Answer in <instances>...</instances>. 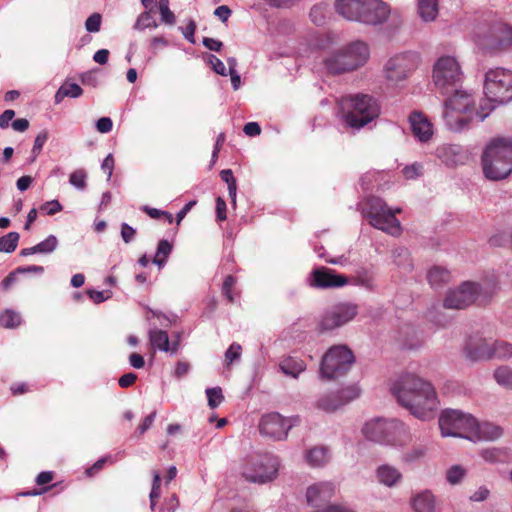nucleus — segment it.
I'll return each instance as SVG.
<instances>
[{
  "mask_svg": "<svg viewBox=\"0 0 512 512\" xmlns=\"http://www.w3.org/2000/svg\"><path fill=\"white\" fill-rule=\"evenodd\" d=\"M359 14L358 22L369 25H378L385 22L390 14L388 4L381 0H364Z\"/></svg>",
  "mask_w": 512,
  "mask_h": 512,
  "instance_id": "obj_19",
  "label": "nucleus"
},
{
  "mask_svg": "<svg viewBox=\"0 0 512 512\" xmlns=\"http://www.w3.org/2000/svg\"><path fill=\"white\" fill-rule=\"evenodd\" d=\"M136 380L137 375L135 373L130 372L122 375L118 380V384L122 388H128L132 386L136 382Z\"/></svg>",
  "mask_w": 512,
  "mask_h": 512,
  "instance_id": "obj_62",
  "label": "nucleus"
},
{
  "mask_svg": "<svg viewBox=\"0 0 512 512\" xmlns=\"http://www.w3.org/2000/svg\"><path fill=\"white\" fill-rule=\"evenodd\" d=\"M208 405L211 409L218 407L224 400L222 389L220 387L208 388L206 390Z\"/></svg>",
  "mask_w": 512,
  "mask_h": 512,
  "instance_id": "obj_42",
  "label": "nucleus"
},
{
  "mask_svg": "<svg viewBox=\"0 0 512 512\" xmlns=\"http://www.w3.org/2000/svg\"><path fill=\"white\" fill-rule=\"evenodd\" d=\"M422 166L419 164H412L410 166H406L403 169V175L406 179H414L421 174Z\"/></svg>",
  "mask_w": 512,
  "mask_h": 512,
  "instance_id": "obj_60",
  "label": "nucleus"
},
{
  "mask_svg": "<svg viewBox=\"0 0 512 512\" xmlns=\"http://www.w3.org/2000/svg\"><path fill=\"white\" fill-rule=\"evenodd\" d=\"M419 61V55L410 51L391 57L384 67L386 79L393 83L406 80L417 69Z\"/></svg>",
  "mask_w": 512,
  "mask_h": 512,
  "instance_id": "obj_15",
  "label": "nucleus"
},
{
  "mask_svg": "<svg viewBox=\"0 0 512 512\" xmlns=\"http://www.w3.org/2000/svg\"><path fill=\"white\" fill-rule=\"evenodd\" d=\"M54 472L52 471H43L38 474V476L35 479V482L38 486H44L54 479Z\"/></svg>",
  "mask_w": 512,
  "mask_h": 512,
  "instance_id": "obj_63",
  "label": "nucleus"
},
{
  "mask_svg": "<svg viewBox=\"0 0 512 512\" xmlns=\"http://www.w3.org/2000/svg\"><path fill=\"white\" fill-rule=\"evenodd\" d=\"M236 283V279L232 275H227L222 285V294L227 298L229 303L235 301L234 295L232 294V288Z\"/></svg>",
  "mask_w": 512,
  "mask_h": 512,
  "instance_id": "obj_50",
  "label": "nucleus"
},
{
  "mask_svg": "<svg viewBox=\"0 0 512 512\" xmlns=\"http://www.w3.org/2000/svg\"><path fill=\"white\" fill-rule=\"evenodd\" d=\"M451 92L453 95L445 100L443 116L451 129L461 130L473 119L474 101L471 95L457 87L450 88Z\"/></svg>",
  "mask_w": 512,
  "mask_h": 512,
  "instance_id": "obj_7",
  "label": "nucleus"
},
{
  "mask_svg": "<svg viewBox=\"0 0 512 512\" xmlns=\"http://www.w3.org/2000/svg\"><path fill=\"white\" fill-rule=\"evenodd\" d=\"M226 210H227V206H226V202L224 201V199L221 197H217L216 198V217H217L218 221L226 220V218H227Z\"/></svg>",
  "mask_w": 512,
  "mask_h": 512,
  "instance_id": "obj_59",
  "label": "nucleus"
},
{
  "mask_svg": "<svg viewBox=\"0 0 512 512\" xmlns=\"http://www.w3.org/2000/svg\"><path fill=\"white\" fill-rule=\"evenodd\" d=\"M466 470L461 465H453L446 472V480L451 485H456L465 477Z\"/></svg>",
  "mask_w": 512,
  "mask_h": 512,
  "instance_id": "obj_39",
  "label": "nucleus"
},
{
  "mask_svg": "<svg viewBox=\"0 0 512 512\" xmlns=\"http://www.w3.org/2000/svg\"><path fill=\"white\" fill-rule=\"evenodd\" d=\"M279 367L285 375L297 378L300 373L305 371L306 364L300 358L288 356L281 360Z\"/></svg>",
  "mask_w": 512,
  "mask_h": 512,
  "instance_id": "obj_29",
  "label": "nucleus"
},
{
  "mask_svg": "<svg viewBox=\"0 0 512 512\" xmlns=\"http://www.w3.org/2000/svg\"><path fill=\"white\" fill-rule=\"evenodd\" d=\"M58 245V240L54 235H49L45 240L35 245L37 253L48 254L53 252Z\"/></svg>",
  "mask_w": 512,
  "mask_h": 512,
  "instance_id": "obj_45",
  "label": "nucleus"
},
{
  "mask_svg": "<svg viewBox=\"0 0 512 512\" xmlns=\"http://www.w3.org/2000/svg\"><path fill=\"white\" fill-rule=\"evenodd\" d=\"M461 78L460 66L455 58L444 56L438 59L433 70V80L443 94H448L450 88L457 87Z\"/></svg>",
  "mask_w": 512,
  "mask_h": 512,
  "instance_id": "obj_14",
  "label": "nucleus"
},
{
  "mask_svg": "<svg viewBox=\"0 0 512 512\" xmlns=\"http://www.w3.org/2000/svg\"><path fill=\"white\" fill-rule=\"evenodd\" d=\"M48 136H49V134H48L47 130H42L36 136L35 141H34V145H33V148H32V154L34 155V158L37 155H39V153L41 152L44 144L46 143V141L48 139Z\"/></svg>",
  "mask_w": 512,
  "mask_h": 512,
  "instance_id": "obj_54",
  "label": "nucleus"
},
{
  "mask_svg": "<svg viewBox=\"0 0 512 512\" xmlns=\"http://www.w3.org/2000/svg\"><path fill=\"white\" fill-rule=\"evenodd\" d=\"M169 42L168 40L163 36H155L151 38L149 43V49L152 52V54H157L158 50L160 48L168 46Z\"/></svg>",
  "mask_w": 512,
  "mask_h": 512,
  "instance_id": "obj_55",
  "label": "nucleus"
},
{
  "mask_svg": "<svg viewBox=\"0 0 512 512\" xmlns=\"http://www.w3.org/2000/svg\"><path fill=\"white\" fill-rule=\"evenodd\" d=\"M344 122L353 129H360L379 115L376 100L366 94L342 96L337 101Z\"/></svg>",
  "mask_w": 512,
  "mask_h": 512,
  "instance_id": "obj_3",
  "label": "nucleus"
},
{
  "mask_svg": "<svg viewBox=\"0 0 512 512\" xmlns=\"http://www.w3.org/2000/svg\"><path fill=\"white\" fill-rule=\"evenodd\" d=\"M401 211L400 208L392 210L384 200L376 196L370 197L366 201V216L369 223L391 235L400 233L401 225L396 218V214L401 213Z\"/></svg>",
  "mask_w": 512,
  "mask_h": 512,
  "instance_id": "obj_10",
  "label": "nucleus"
},
{
  "mask_svg": "<svg viewBox=\"0 0 512 512\" xmlns=\"http://www.w3.org/2000/svg\"><path fill=\"white\" fill-rule=\"evenodd\" d=\"M478 47L488 53L503 52L512 47V25L503 20L487 23L475 38Z\"/></svg>",
  "mask_w": 512,
  "mask_h": 512,
  "instance_id": "obj_6",
  "label": "nucleus"
},
{
  "mask_svg": "<svg viewBox=\"0 0 512 512\" xmlns=\"http://www.w3.org/2000/svg\"><path fill=\"white\" fill-rule=\"evenodd\" d=\"M161 15V20L168 25H173L176 22V17L174 13L170 10L169 7L163 8L159 10Z\"/></svg>",
  "mask_w": 512,
  "mask_h": 512,
  "instance_id": "obj_64",
  "label": "nucleus"
},
{
  "mask_svg": "<svg viewBox=\"0 0 512 512\" xmlns=\"http://www.w3.org/2000/svg\"><path fill=\"white\" fill-rule=\"evenodd\" d=\"M415 512H433L435 509V497L429 490L417 493L411 500Z\"/></svg>",
  "mask_w": 512,
  "mask_h": 512,
  "instance_id": "obj_27",
  "label": "nucleus"
},
{
  "mask_svg": "<svg viewBox=\"0 0 512 512\" xmlns=\"http://www.w3.org/2000/svg\"><path fill=\"white\" fill-rule=\"evenodd\" d=\"M362 433L370 441L403 446L410 441L406 426L396 419L376 418L365 423Z\"/></svg>",
  "mask_w": 512,
  "mask_h": 512,
  "instance_id": "obj_4",
  "label": "nucleus"
},
{
  "mask_svg": "<svg viewBox=\"0 0 512 512\" xmlns=\"http://www.w3.org/2000/svg\"><path fill=\"white\" fill-rule=\"evenodd\" d=\"M398 403L421 420L433 417L438 406L435 388L431 383L414 374L401 376L391 388Z\"/></svg>",
  "mask_w": 512,
  "mask_h": 512,
  "instance_id": "obj_1",
  "label": "nucleus"
},
{
  "mask_svg": "<svg viewBox=\"0 0 512 512\" xmlns=\"http://www.w3.org/2000/svg\"><path fill=\"white\" fill-rule=\"evenodd\" d=\"M439 12V0H418V14L425 22L434 21Z\"/></svg>",
  "mask_w": 512,
  "mask_h": 512,
  "instance_id": "obj_30",
  "label": "nucleus"
},
{
  "mask_svg": "<svg viewBox=\"0 0 512 512\" xmlns=\"http://www.w3.org/2000/svg\"><path fill=\"white\" fill-rule=\"evenodd\" d=\"M496 382L508 389L512 388V369L507 366H501L494 372Z\"/></svg>",
  "mask_w": 512,
  "mask_h": 512,
  "instance_id": "obj_37",
  "label": "nucleus"
},
{
  "mask_svg": "<svg viewBox=\"0 0 512 512\" xmlns=\"http://www.w3.org/2000/svg\"><path fill=\"white\" fill-rule=\"evenodd\" d=\"M425 452V449L421 446L413 447L410 451L404 454L403 461L406 463L415 462L424 457Z\"/></svg>",
  "mask_w": 512,
  "mask_h": 512,
  "instance_id": "obj_53",
  "label": "nucleus"
},
{
  "mask_svg": "<svg viewBox=\"0 0 512 512\" xmlns=\"http://www.w3.org/2000/svg\"><path fill=\"white\" fill-rule=\"evenodd\" d=\"M149 338L151 346L154 349H159L161 351H171L172 353L177 352L179 347V342L174 341L170 346L169 337L166 331L154 329L149 332Z\"/></svg>",
  "mask_w": 512,
  "mask_h": 512,
  "instance_id": "obj_25",
  "label": "nucleus"
},
{
  "mask_svg": "<svg viewBox=\"0 0 512 512\" xmlns=\"http://www.w3.org/2000/svg\"><path fill=\"white\" fill-rule=\"evenodd\" d=\"M161 496V477L158 472H154L153 474V482H152V488L150 492V506L151 509L154 510L155 505L158 501V499Z\"/></svg>",
  "mask_w": 512,
  "mask_h": 512,
  "instance_id": "obj_41",
  "label": "nucleus"
},
{
  "mask_svg": "<svg viewBox=\"0 0 512 512\" xmlns=\"http://www.w3.org/2000/svg\"><path fill=\"white\" fill-rule=\"evenodd\" d=\"M481 160L486 178L498 181L508 177L512 173V140L492 139L485 147Z\"/></svg>",
  "mask_w": 512,
  "mask_h": 512,
  "instance_id": "obj_2",
  "label": "nucleus"
},
{
  "mask_svg": "<svg viewBox=\"0 0 512 512\" xmlns=\"http://www.w3.org/2000/svg\"><path fill=\"white\" fill-rule=\"evenodd\" d=\"M357 314V305L350 303L337 304L324 312L318 323V330L327 332L341 327L353 320Z\"/></svg>",
  "mask_w": 512,
  "mask_h": 512,
  "instance_id": "obj_17",
  "label": "nucleus"
},
{
  "mask_svg": "<svg viewBox=\"0 0 512 512\" xmlns=\"http://www.w3.org/2000/svg\"><path fill=\"white\" fill-rule=\"evenodd\" d=\"M330 15L328 5L324 3L314 5L309 13L311 21L317 26H323Z\"/></svg>",
  "mask_w": 512,
  "mask_h": 512,
  "instance_id": "obj_32",
  "label": "nucleus"
},
{
  "mask_svg": "<svg viewBox=\"0 0 512 512\" xmlns=\"http://www.w3.org/2000/svg\"><path fill=\"white\" fill-rule=\"evenodd\" d=\"M136 235V230L128 225L127 223H123L121 225V237L125 243H130Z\"/></svg>",
  "mask_w": 512,
  "mask_h": 512,
  "instance_id": "obj_58",
  "label": "nucleus"
},
{
  "mask_svg": "<svg viewBox=\"0 0 512 512\" xmlns=\"http://www.w3.org/2000/svg\"><path fill=\"white\" fill-rule=\"evenodd\" d=\"M354 284L372 290L374 288V277L367 271L358 273L354 278Z\"/></svg>",
  "mask_w": 512,
  "mask_h": 512,
  "instance_id": "obj_49",
  "label": "nucleus"
},
{
  "mask_svg": "<svg viewBox=\"0 0 512 512\" xmlns=\"http://www.w3.org/2000/svg\"><path fill=\"white\" fill-rule=\"evenodd\" d=\"M510 356H512V344L503 341L494 343L492 347V357L508 358Z\"/></svg>",
  "mask_w": 512,
  "mask_h": 512,
  "instance_id": "obj_40",
  "label": "nucleus"
},
{
  "mask_svg": "<svg viewBox=\"0 0 512 512\" xmlns=\"http://www.w3.org/2000/svg\"><path fill=\"white\" fill-rule=\"evenodd\" d=\"M299 422L298 416L286 418L277 412H272L262 416L259 429L264 436L274 440H283L287 437L289 430Z\"/></svg>",
  "mask_w": 512,
  "mask_h": 512,
  "instance_id": "obj_16",
  "label": "nucleus"
},
{
  "mask_svg": "<svg viewBox=\"0 0 512 512\" xmlns=\"http://www.w3.org/2000/svg\"><path fill=\"white\" fill-rule=\"evenodd\" d=\"M495 293V288H485L472 281L463 282L457 289L450 290L445 299L444 307L448 309H464L476 301L487 303Z\"/></svg>",
  "mask_w": 512,
  "mask_h": 512,
  "instance_id": "obj_9",
  "label": "nucleus"
},
{
  "mask_svg": "<svg viewBox=\"0 0 512 512\" xmlns=\"http://www.w3.org/2000/svg\"><path fill=\"white\" fill-rule=\"evenodd\" d=\"M152 12L153 10L150 9L149 11L141 13L134 24V29L142 31L146 28H157L158 24L154 20Z\"/></svg>",
  "mask_w": 512,
  "mask_h": 512,
  "instance_id": "obj_38",
  "label": "nucleus"
},
{
  "mask_svg": "<svg viewBox=\"0 0 512 512\" xmlns=\"http://www.w3.org/2000/svg\"><path fill=\"white\" fill-rule=\"evenodd\" d=\"M209 63L212 65L213 70L217 74L222 75V76L227 75V71H226V67H225L224 63L219 58H217L215 55L211 54L209 56Z\"/></svg>",
  "mask_w": 512,
  "mask_h": 512,
  "instance_id": "obj_56",
  "label": "nucleus"
},
{
  "mask_svg": "<svg viewBox=\"0 0 512 512\" xmlns=\"http://www.w3.org/2000/svg\"><path fill=\"white\" fill-rule=\"evenodd\" d=\"M412 134L421 142H427L433 135V125L421 112H412L409 116Z\"/></svg>",
  "mask_w": 512,
  "mask_h": 512,
  "instance_id": "obj_22",
  "label": "nucleus"
},
{
  "mask_svg": "<svg viewBox=\"0 0 512 512\" xmlns=\"http://www.w3.org/2000/svg\"><path fill=\"white\" fill-rule=\"evenodd\" d=\"M427 278L432 286H439L450 280V272L443 267L436 266L429 270Z\"/></svg>",
  "mask_w": 512,
  "mask_h": 512,
  "instance_id": "obj_34",
  "label": "nucleus"
},
{
  "mask_svg": "<svg viewBox=\"0 0 512 512\" xmlns=\"http://www.w3.org/2000/svg\"><path fill=\"white\" fill-rule=\"evenodd\" d=\"M172 251V245L167 240H160L157 246L156 254L153 258V263L162 268L166 263L167 257Z\"/></svg>",
  "mask_w": 512,
  "mask_h": 512,
  "instance_id": "obj_35",
  "label": "nucleus"
},
{
  "mask_svg": "<svg viewBox=\"0 0 512 512\" xmlns=\"http://www.w3.org/2000/svg\"><path fill=\"white\" fill-rule=\"evenodd\" d=\"M465 355L472 361L485 360L492 357V347L481 337H472L465 346Z\"/></svg>",
  "mask_w": 512,
  "mask_h": 512,
  "instance_id": "obj_23",
  "label": "nucleus"
},
{
  "mask_svg": "<svg viewBox=\"0 0 512 512\" xmlns=\"http://www.w3.org/2000/svg\"><path fill=\"white\" fill-rule=\"evenodd\" d=\"M279 466L278 458L273 455H252L243 460L240 475L247 482L265 484L277 477Z\"/></svg>",
  "mask_w": 512,
  "mask_h": 512,
  "instance_id": "obj_8",
  "label": "nucleus"
},
{
  "mask_svg": "<svg viewBox=\"0 0 512 512\" xmlns=\"http://www.w3.org/2000/svg\"><path fill=\"white\" fill-rule=\"evenodd\" d=\"M369 58L368 46L361 41L353 42L324 59L329 74L339 75L363 66Z\"/></svg>",
  "mask_w": 512,
  "mask_h": 512,
  "instance_id": "obj_5",
  "label": "nucleus"
},
{
  "mask_svg": "<svg viewBox=\"0 0 512 512\" xmlns=\"http://www.w3.org/2000/svg\"><path fill=\"white\" fill-rule=\"evenodd\" d=\"M155 418L156 411L151 412L148 416L144 418L143 422L137 428L139 436L143 435L152 426Z\"/></svg>",
  "mask_w": 512,
  "mask_h": 512,
  "instance_id": "obj_57",
  "label": "nucleus"
},
{
  "mask_svg": "<svg viewBox=\"0 0 512 512\" xmlns=\"http://www.w3.org/2000/svg\"><path fill=\"white\" fill-rule=\"evenodd\" d=\"M113 122L109 117H102L96 123V128L100 133H108L112 130Z\"/></svg>",
  "mask_w": 512,
  "mask_h": 512,
  "instance_id": "obj_61",
  "label": "nucleus"
},
{
  "mask_svg": "<svg viewBox=\"0 0 512 512\" xmlns=\"http://www.w3.org/2000/svg\"><path fill=\"white\" fill-rule=\"evenodd\" d=\"M335 493L332 483L324 482L310 486L307 489L306 498L310 506L320 510L328 505Z\"/></svg>",
  "mask_w": 512,
  "mask_h": 512,
  "instance_id": "obj_21",
  "label": "nucleus"
},
{
  "mask_svg": "<svg viewBox=\"0 0 512 512\" xmlns=\"http://www.w3.org/2000/svg\"><path fill=\"white\" fill-rule=\"evenodd\" d=\"M22 323L21 315L12 310L6 309L0 313V326L6 329H14Z\"/></svg>",
  "mask_w": 512,
  "mask_h": 512,
  "instance_id": "obj_31",
  "label": "nucleus"
},
{
  "mask_svg": "<svg viewBox=\"0 0 512 512\" xmlns=\"http://www.w3.org/2000/svg\"><path fill=\"white\" fill-rule=\"evenodd\" d=\"M19 234L17 232H9L0 237V252L12 253L17 248Z\"/></svg>",
  "mask_w": 512,
  "mask_h": 512,
  "instance_id": "obj_36",
  "label": "nucleus"
},
{
  "mask_svg": "<svg viewBox=\"0 0 512 512\" xmlns=\"http://www.w3.org/2000/svg\"><path fill=\"white\" fill-rule=\"evenodd\" d=\"M484 93L496 103L512 100V71L504 68L489 70L485 75Z\"/></svg>",
  "mask_w": 512,
  "mask_h": 512,
  "instance_id": "obj_13",
  "label": "nucleus"
},
{
  "mask_svg": "<svg viewBox=\"0 0 512 512\" xmlns=\"http://www.w3.org/2000/svg\"><path fill=\"white\" fill-rule=\"evenodd\" d=\"M102 23V16L99 13L91 14L85 22V28L90 33H96L100 30Z\"/></svg>",
  "mask_w": 512,
  "mask_h": 512,
  "instance_id": "obj_48",
  "label": "nucleus"
},
{
  "mask_svg": "<svg viewBox=\"0 0 512 512\" xmlns=\"http://www.w3.org/2000/svg\"><path fill=\"white\" fill-rule=\"evenodd\" d=\"M492 103L496 102L488 99L487 97L486 99H483L479 104L478 108L474 107V116L478 117L481 121H483L495 108V106Z\"/></svg>",
  "mask_w": 512,
  "mask_h": 512,
  "instance_id": "obj_43",
  "label": "nucleus"
},
{
  "mask_svg": "<svg viewBox=\"0 0 512 512\" xmlns=\"http://www.w3.org/2000/svg\"><path fill=\"white\" fill-rule=\"evenodd\" d=\"M502 428L489 422L479 424L475 420V437L472 441L476 440H495L502 435Z\"/></svg>",
  "mask_w": 512,
  "mask_h": 512,
  "instance_id": "obj_28",
  "label": "nucleus"
},
{
  "mask_svg": "<svg viewBox=\"0 0 512 512\" xmlns=\"http://www.w3.org/2000/svg\"><path fill=\"white\" fill-rule=\"evenodd\" d=\"M61 93L67 97L77 98L82 95L83 89L76 83H65L61 86Z\"/></svg>",
  "mask_w": 512,
  "mask_h": 512,
  "instance_id": "obj_51",
  "label": "nucleus"
},
{
  "mask_svg": "<svg viewBox=\"0 0 512 512\" xmlns=\"http://www.w3.org/2000/svg\"><path fill=\"white\" fill-rule=\"evenodd\" d=\"M62 209L63 207L58 200L47 201L40 206V211L50 216L62 211Z\"/></svg>",
  "mask_w": 512,
  "mask_h": 512,
  "instance_id": "obj_52",
  "label": "nucleus"
},
{
  "mask_svg": "<svg viewBox=\"0 0 512 512\" xmlns=\"http://www.w3.org/2000/svg\"><path fill=\"white\" fill-rule=\"evenodd\" d=\"M306 459L311 466H322L328 461L327 449L324 447H314L307 452Z\"/></svg>",
  "mask_w": 512,
  "mask_h": 512,
  "instance_id": "obj_33",
  "label": "nucleus"
},
{
  "mask_svg": "<svg viewBox=\"0 0 512 512\" xmlns=\"http://www.w3.org/2000/svg\"><path fill=\"white\" fill-rule=\"evenodd\" d=\"M360 394V390L355 386H348L340 391L332 392L322 396L317 407L325 412H334L341 406L356 399Z\"/></svg>",
  "mask_w": 512,
  "mask_h": 512,
  "instance_id": "obj_18",
  "label": "nucleus"
},
{
  "mask_svg": "<svg viewBox=\"0 0 512 512\" xmlns=\"http://www.w3.org/2000/svg\"><path fill=\"white\" fill-rule=\"evenodd\" d=\"M363 1L364 0H336V12L348 20L358 21L359 14L363 7Z\"/></svg>",
  "mask_w": 512,
  "mask_h": 512,
  "instance_id": "obj_24",
  "label": "nucleus"
},
{
  "mask_svg": "<svg viewBox=\"0 0 512 512\" xmlns=\"http://www.w3.org/2000/svg\"><path fill=\"white\" fill-rule=\"evenodd\" d=\"M482 457L491 463L502 462L506 459V453L498 448H489L482 451Z\"/></svg>",
  "mask_w": 512,
  "mask_h": 512,
  "instance_id": "obj_46",
  "label": "nucleus"
},
{
  "mask_svg": "<svg viewBox=\"0 0 512 512\" xmlns=\"http://www.w3.org/2000/svg\"><path fill=\"white\" fill-rule=\"evenodd\" d=\"M377 480L388 487L397 485L402 480L401 472L388 464L381 465L376 470Z\"/></svg>",
  "mask_w": 512,
  "mask_h": 512,
  "instance_id": "obj_26",
  "label": "nucleus"
},
{
  "mask_svg": "<svg viewBox=\"0 0 512 512\" xmlns=\"http://www.w3.org/2000/svg\"><path fill=\"white\" fill-rule=\"evenodd\" d=\"M475 418L458 410H445L439 418V427L443 437H461L473 440L475 437Z\"/></svg>",
  "mask_w": 512,
  "mask_h": 512,
  "instance_id": "obj_12",
  "label": "nucleus"
},
{
  "mask_svg": "<svg viewBox=\"0 0 512 512\" xmlns=\"http://www.w3.org/2000/svg\"><path fill=\"white\" fill-rule=\"evenodd\" d=\"M355 362L352 350L346 345L332 346L322 357L320 374L326 379L345 375Z\"/></svg>",
  "mask_w": 512,
  "mask_h": 512,
  "instance_id": "obj_11",
  "label": "nucleus"
},
{
  "mask_svg": "<svg viewBox=\"0 0 512 512\" xmlns=\"http://www.w3.org/2000/svg\"><path fill=\"white\" fill-rule=\"evenodd\" d=\"M348 283V278L342 274L336 273L327 267L314 269L310 275V286L314 288L326 289L342 287Z\"/></svg>",
  "mask_w": 512,
  "mask_h": 512,
  "instance_id": "obj_20",
  "label": "nucleus"
},
{
  "mask_svg": "<svg viewBox=\"0 0 512 512\" xmlns=\"http://www.w3.org/2000/svg\"><path fill=\"white\" fill-rule=\"evenodd\" d=\"M242 353V347L238 343H232L225 353L226 366H230L235 360L239 359Z\"/></svg>",
  "mask_w": 512,
  "mask_h": 512,
  "instance_id": "obj_47",
  "label": "nucleus"
},
{
  "mask_svg": "<svg viewBox=\"0 0 512 512\" xmlns=\"http://www.w3.org/2000/svg\"><path fill=\"white\" fill-rule=\"evenodd\" d=\"M87 173L84 169H77L70 174L69 182L77 189L84 190L86 188Z\"/></svg>",
  "mask_w": 512,
  "mask_h": 512,
  "instance_id": "obj_44",
  "label": "nucleus"
}]
</instances>
